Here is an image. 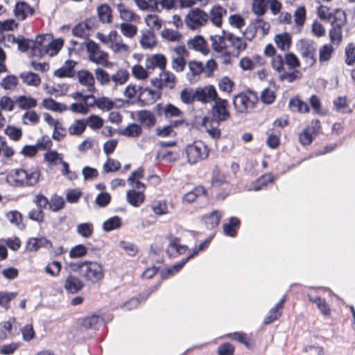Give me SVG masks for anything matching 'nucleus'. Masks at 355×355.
<instances>
[{"mask_svg": "<svg viewBox=\"0 0 355 355\" xmlns=\"http://www.w3.org/2000/svg\"><path fill=\"white\" fill-rule=\"evenodd\" d=\"M137 116L139 121L148 128L155 125L156 123V118L150 111L141 110L138 112Z\"/></svg>", "mask_w": 355, "mask_h": 355, "instance_id": "nucleus-39", "label": "nucleus"}, {"mask_svg": "<svg viewBox=\"0 0 355 355\" xmlns=\"http://www.w3.org/2000/svg\"><path fill=\"white\" fill-rule=\"evenodd\" d=\"M77 233L83 238L87 239L92 236L94 232V226L91 223H82L76 227Z\"/></svg>", "mask_w": 355, "mask_h": 355, "instance_id": "nucleus-57", "label": "nucleus"}, {"mask_svg": "<svg viewBox=\"0 0 355 355\" xmlns=\"http://www.w3.org/2000/svg\"><path fill=\"white\" fill-rule=\"evenodd\" d=\"M78 83L86 87V91L93 94L95 92V79L92 73L87 70H80L77 73Z\"/></svg>", "mask_w": 355, "mask_h": 355, "instance_id": "nucleus-16", "label": "nucleus"}, {"mask_svg": "<svg viewBox=\"0 0 355 355\" xmlns=\"http://www.w3.org/2000/svg\"><path fill=\"white\" fill-rule=\"evenodd\" d=\"M90 99H92L90 104L92 107L96 105L98 109L103 111L112 110L115 105L114 102L112 99L105 96L96 98L93 95V98H90Z\"/></svg>", "mask_w": 355, "mask_h": 355, "instance_id": "nucleus-33", "label": "nucleus"}, {"mask_svg": "<svg viewBox=\"0 0 355 355\" xmlns=\"http://www.w3.org/2000/svg\"><path fill=\"white\" fill-rule=\"evenodd\" d=\"M52 37V35L50 34L45 35H37L35 40H33L34 43V53L33 57L37 58V50H41L44 49L46 44L49 43V41Z\"/></svg>", "mask_w": 355, "mask_h": 355, "instance_id": "nucleus-50", "label": "nucleus"}, {"mask_svg": "<svg viewBox=\"0 0 355 355\" xmlns=\"http://www.w3.org/2000/svg\"><path fill=\"white\" fill-rule=\"evenodd\" d=\"M129 78V73L125 69H119L115 73L111 76V80L114 83V86H121L124 85Z\"/></svg>", "mask_w": 355, "mask_h": 355, "instance_id": "nucleus-42", "label": "nucleus"}, {"mask_svg": "<svg viewBox=\"0 0 355 355\" xmlns=\"http://www.w3.org/2000/svg\"><path fill=\"white\" fill-rule=\"evenodd\" d=\"M274 42L278 49L282 51H287L291 44V37L288 33H279L275 36Z\"/></svg>", "mask_w": 355, "mask_h": 355, "instance_id": "nucleus-35", "label": "nucleus"}, {"mask_svg": "<svg viewBox=\"0 0 355 355\" xmlns=\"http://www.w3.org/2000/svg\"><path fill=\"white\" fill-rule=\"evenodd\" d=\"M180 99L185 104H191L196 101V89L184 88L180 92Z\"/></svg>", "mask_w": 355, "mask_h": 355, "instance_id": "nucleus-61", "label": "nucleus"}, {"mask_svg": "<svg viewBox=\"0 0 355 355\" xmlns=\"http://www.w3.org/2000/svg\"><path fill=\"white\" fill-rule=\"evenodd\" d=\"M118 12L123 22L133 23L140 20V17L137 14L123 5L118 6Z\"/></svg>", "mask_w": 355, "mask_h": 355, "instance_id": "nucleus-24", "label": "nucleus"}, {"mask_svg": "<svg viewBox=\"0 0 355 355\" xmlns=\"http://www.w3.org/2000/svg\"><path fill=\"white\" fill-rule=\"evenodd\" d=\"M206 191L203 187H196L193 190L189 191L182 198L184 203H192L197 198L205 195Z\"/></svg>", "mask_w": 355, "mask_h": 355, "instance_id": "nucleus-40", "label": "nucleus"}, {"mask_svg": "<svg viewBox=\"0 0 355 355\" xmlns=\"http://www.w3.org/2000/svg\"><path fill=\"white\" fill-rule=\"evenodd\" d=\"M207 21V14L198 8L189 10L184 19L186 25L192 30L205 25Z\"/></svg>", "mask_w": 355, "mask_h": 355, "instance_id": "nucleus-9", "label": "nucleus"}, {"mask_svg": "<svg viewBox=\"0 0 355 355\" xmlns=\"http://www.w3.org/2000/svg\"><path fill=\"white\" fill-rule=\"evenodd\" d=\"M222 33L225 34L227 41L231 44L238 53L243 51L246 49L248 44L247 40H249L250 35L247 31L242 33L241 36H237L233 33L227 32L225 30L222 31Z\"/></svg>", "mask_w": 355, "mask_h": 355, "instance_id": "nucleus-12", "label": "nucleus"}, {"mask_svg": "<svg viewBox=\"0 0 355 355\" xmlns=\"http://www.w3.org/2000/svg\"><path fill=\"white\" fill-rule=\"evenodd\" d=\"M221 217L222 213L218 210H214L209 214L204 215L202 217V220L207 228L213 229L219 224Z\"/></svg>", "mask_w": 355, "mask_h": 355, "instance_id": "nucleus-32", "label": "nucleus"}, {"mask_svg": "<svg viewBox=\"0 0 355 355\" xmlns=\"http://www.w3.org/2000/svg\"><path fill=\"white\" fill-rule=\"evenodd\" d=\"M77 62L76 61L68 60L64 62L63 66L54 71L53 75L60 78H71L75 74L74 68Z\"/></svg>", "mask_w": 355, "mask_h": 355, "instance_id": "nucleus-21", "label": "nucleus"}, {"mask_svg": "<svg viewBox=\"0 0 355 355\" xmlns=\"http://www.w3.org/2000/svg\"><path fill=\"white\" fill-rule=\"evenodd\" d=\"M87 122L85 119H78L69 125L68 131L71 135L80 136L85 132Z\"/></svg>", "mask_w": 355, "mask_h": 355, "instance_id": "nucleus-41", "label": "nucleus"}, {"mask_svg": "<svg viewBox=\"0 0 355 355\" xmlns=\"http://www.w3.org/2000/svg\"><path fill=\"white\" fill-rule=\"evenodd\" d=\"M158 98L156 92L151 89H142L140 92V98L145 101L146 104H153Z\"/></svg>", "mask_w": 355, "mask_h": 355, "instance_id": "nucleus-59", "label": "nucleus"}, {"mask_svg": "<svg viewBox=\"0 0 355 355\" xmlns=\"http://www.w3.org/2000/svg\"><path fill=\"white\" fill-rule=\"evenodd\" d=\"M51 246V241L44 237L31 238L26 243V248L29 251H37L40 248H49Z\"/></svg>", "mask_w": 355, "mask_h": 355, "instance_id": "nucleus-30", "label": "nucleus"}, {"mask_svg": "<svg viewBox=\"0 0 355 355\" xmlns=\"http://www.w3.org/2000/svg\"><path fill=\"white\" fill-rule=\"evenodd\" d=\"M334 47L331 44L322 45L319 49L320 62L323 63L329 61L334 53Z\"/></svg>", "mask_w": 355, "mask_h": 355, "instance_id": "nucleus-44", "label": "nucleus"}, {"mask_svg": "<svg viewBox=\"0 0 355 355\" xmlns=\"http://www.w3.org/2000/svg\"><path fill=\"white\" fill-rule=\"evenodd\" d=\"M227 9L224 7L216 4L211 7L208 15V20L216 27L220 28L223 24V18L227 15Z\"/></svg>", "mask_w": 355, "mask_h": 355, "instance_id": "nucleus-17", "label": "nucleus"}, {"mask_svg": "<svg viewBox=\"0 0 355 355\" xmlns=\"http://www.w3.org/2000/svg\"><path fill=\"white\" fill-rule=\"evenodd\" d=\"M44 159L51 165H56L62 162V155L57 151L51 150L44 155Z\"/></svg>", "mask_w": 355, "mask_h": 355, "instance_id": "nucleus-63", "label": "nucleus"}, {"mask_svg": "<svg viewBox=\"0 0 355 355\" xmlns=\"http://www.w3.org/2000/svg\"><path fill=\"white\" fill-rule=\"evenodd\" d=\"M309 301L315 303L320 311L324 316H329L331 315V309L329 304L327 303L325 299L321 297H312L310 295H308Z\"/></svg>", "mask_w": 355, "mask_h": 355, "instance_id": "nucleus-47", "label": "nucleus"}, {"mask_svg": "<svg viewBox=\"0 0 355 355\" xmlns=\"http://www.w3.org/2000/svg\"><path fill=\"white\" fill-rule=\"evenodd\" d=\"M4 133L15 141H19L22 137L21 129L14 125H7L4 130Z\"/></svg>", "mask_w": 355, "mask_h": 355, "instance_id": "nucleus-64", "label": "nucleus"}, {"mask_svg": "<svg viewBox=\"0 0 355 355\" xmlns=\"http://www.w3.org/2000/svg\"><path fill=\"white\" fill-rule=\"evenodd\" d=\"M228 101L226 99L218 98L213 104L211 109L213 122L216 124L227 120L230 114L227 110Z\"/></svg>", "mask_w": 355, "mask_h": 355, "instance_id": "nucleus-8", "label": "nucleus"}, {"mask_svg": "<svg viewBox=\"0 0 355 355\" xmlns=\"http://www.w3.org/2000/svg\"><path fill=\"white\" fill-rule=\"evenodd\" d=\"M87 51L89 53V59L97 64L106 66L108 63V53L102 51L98 44L92 40L86 44Z\"/></svg>", "mask_w": 355, "mask_h": 355, "instance_id": "nucleus-10", "label": "nucleus"}, {"mask_svg": "<svg viewBox=\"0 0 355 355\" xmlns=\"http://www.w3.org/2000/svg\"><path fill=\"white\" fill-rule=\"evenodd\" d=\"M160 78H155L151 79V84L156 88L161 89L164 87L173 89L175 85V76L169 71H162Z\"/></svg>", "mask_w": 355, "mask_h": 355, "instance_id": "nucleus-13", "label": "nucleus"}, {"mask_svg": "<svg viewBox=\"0 0 355 355\" xmlns=\"http://www.w3.org/2000/svg\"><path fill=\"white\" fill-rule=\"evenodd\" d=\"M84 287V283L78 277L69 275L67 277L64 283V288L67 292L75 294L82 290Z\"/></svg>", "mask_w": 355, "mask_h": 355, "instance_id": "nucleus-22", "label": "nucleus"}, {"mask_svg": "<svg viewBox=\"0 0 355 355\" xmlns=\"http://www.w3.org/2000/svg\"><path fill=\"white\" fill-rule=\"evenodd\" d=\"M214 35L210 36V42L212 49L218 53H223L227 51V39L225 34Z\"/></svg>", "mask_w": 355, "mask_h": 355, "instance_id": "nucleus-26", "label": "nucleus"}, {"mask_svg": "<svg viewBox=\"0 0 355 355\" xmlns=\"http://www.w3.org/2000/svg\"><path fill=\"white\" fill-rule=\"evenodd\" d=\"M97 14L99 20L103 24H110L112 21V10L107 3L97 7Z\"/></svg>", "mask_w": 355, "mask_h": 355, "instance_id": "nucleus-31", "label": "nucleus"}, {"mask_svg": "<svg viewBox=\"0 0 355 355\" xmlns=\"http://www.w3.org/2000/svg\"><path fill=\"white\" fill-rule=\"evenodd\" d=\"M261 60L259 56L254 57V60L248 57H244L240 60L239 65L243 70H252L255 67L257 63L259 64H262Z\"/></svg>", "mask_w": 355, "mask_h": 355, "instance_id": "nucleus-53", "label": "nucleus"}, {"mask_svg": "<svg viewBox=\"0 0 355 355\" xmlns=\"http://www.w3.org/2000/svg\"><path fill=\"white\" fill-rule=\"evenodd\" d=\"M15 102L21 110L32 109L37 105V101L35 98L26 95L19 96Z\"/></svg>", "mask_w": 355, "mask_h": 355, "instance_id": "nucleus-37", "label": "nucleus"}, {"mask_svg": "<svg viewBox=\"0 0 355 355\" xmlns=\"http://www.w3.org/2000/svg\"><path fill=\"white\" fill-rule=\"evenodd\" d=\"M14 15L19 20H24L35 12V9L25 1L16 3L14 10Z\"/></svg>", "mask_w": 355, "mask_h": 355, "instance_id": "nucleus-18", "label": "nucleus"}, {"mask_svg": "<svg viewBox=\"0 0 355 355\" xmlns=\"http://www.w3.org/2000/svg\"><path fill=\"white\" fill-rule=\"evenodd\" d=\"M146 26L149 28L148 30L159 31L162 26V20L155 14H148L144 19Z\"/></svg>", "mask_w": 355, "mask_h": 355, "instance_id": "nucleus-43", "label": "nucleus"}, {"mask_svg": "<svg viewBox=\"0 0 355 355\" xmlns=\"http://www.w3.org/2000/svg\"><path fill=\"white\" fill-rule=\"evenodd\" d=\"M41 173L37 166L11 171L6 176L7 182L14 187H33L40 180Z\"/></svg>", "mask_w": 355, "mask_h": 355, "instance_id": "nucleus-1", "label": "nucleus"}, {"mask_svg": "<svg viewBox=\"0 0 355 355\" xmlns=\"http://www.w3.org/2000/svg\"><path fill=\"white\" fill-rule=\"evenodd\" d=\"M219 125L220 123H214L213 120L207 116L204 117L202 121V125L213 139H218L220 137V130L218 128Z\"/></svg>", "mask_w": 355, "mask_h": 355, "instance_id": "nucleus-28", "label": "nucleus"}, {"mask_svg": "<svg viewBox=\"0 0 355 355\" xmlns=\"http://www.w3.org/2000/svg\"><path fill=\"white\" fill-rule=\"evenodd\" d=\"M270 24L263 19L257 18L253 20L247 27L246 31L250 35L249 40H251L256 35V33L260 32L262 35H266L270 30Z\"/></svg>", "mask_w": 355, "mask_h": 355, "instance_id": "nucleus-14", "label": "nucleus"}, {"mask_svg": "<svg viewBox=\"0 0 355 355\" xmlns=\"http://www.w3.org/2000/svg\"><path fill=\"white\" fill-rule=\"evenodd\" d=\"M18 84L17 78L15 76L9 75L3 78L1 83L0 85L5 90H14Z\"/></svg>", "mask_w": 355, "mask_h": 355, "instance_id": "nucleus-62", "label": "nucleus"}, {"mask_svg": "<svg viewBox=\"0 0 355 355\" xmlns=\"http://www.w3.org/2000/svg\"><path fill=\"white\" fill-rule=\"evenodd\" d=\"M187 263V259H182L180 262L169 267L166 269H164L161 271V277L162 279H166L171 276L174 275L177 272H178L180 269L185 265Z\"/></svg>", "mask_w": 355, "mask_h": 355, "instance_id": "nucleus-56", "label": "nucleus"}, {"mask_svg": "<svg viewBox=\"0 0 355 355\" xmlns=\"http://www.w3.org/2000/svg\"><path fill=\"white\" fill-rule=\"evenodd\" d=\"M342 28L340 25H332V28L329 31V37L333 44L338 45L342 41Z\"/></svg>", "mask_w": 355, "mask_h": 355, "instance_id": "nucleus-60", "label": "nucleus"}, {"mask_svg": "<svg viewBox=\"0 0 355 355\" xmlns=\"http://www.w3.org/2000/svg\"><path fill=\"white\" fill-rule=\"evenodd\" d=\"M121 225V218L115 216L108 218L103 223V230L107 232H111L120 228Z\"/></svg>", "mask_w": 355, "mask_h": 355, "instance_id": "nucleus-52", "label": "nucleus"}, {"mask_svg": "<svg viewBox=\"0 0 355 355\" xmlns=\"http://www.w3.org/2000/svg\"><path fill=\"white\" fill-rule=\"evenodd\" d=\"M20 78L25 84L30 86L37 87L41 83L39 76L33 72H23L20 74Z\"/></svg>", "mask_w": 355, "mask_h": 355, "instance_id": "nucleus-51", "label": "nucleus"}, {"mask_svg": "<svg viewBox=\"0 0 355 355\" xmlns=\"http://www.w3.org/2000/svg\"><path fill=\"white\" fill-rule=\"evenodd\" d=\"M251 8L257 17L264 15L267 11V0H252Z\"/></svg>", "mask_w": 355, "mask_h": 355, "instance_id": "nucleus-55", "label": "nucleus"}, {"mask_svg": "<svg viewBox=\"0 0 355 355\" xmlns=\"http://www.w3.org/2000/svg\"><path fill=\"white\" fill-rule=\"evenodd\" d=\"M218 98L217 90L213 85L198 87L196 89V101L202 104L214 103Z\"/></svg>", "mask_w": 355, "mask_h": 355, "instance_id": "nucleus-11", "label": "nucleus"}, {"mask_svg": "<svg viewBox=\"0 0 355 355\" xmlns=\"http://www.w3.org/2000/svg\"><path fill=\"white\" fill-rule=\"evenodd\" d=\"M189 73H187L188 79L190 82H194L196 77L203 73V64L199 61H190L188 63Z\"/></svg>", "mask_w": 355, "mask_h": 355, "instance_id": "nucleus-34", "label": "nucleus"}, {"mask_svg": "<svg viewBox=\"0 0 355 355\" xmlns=\"http://www.w3.org/2000/svg\"><path fill=\"white\" fill-rule=\"evenodd\" d=\"M297 48L302 58L308 67H312L316 62L315 44L313 41L308 39H302L297 43Z\"/></svg>", "mask_w": 355, "mask_h": 355, "instance_id": "nucleus-5", "label": "nucleus"}, {"mask_svg": "<svg viewBox=\"0 0 355 355\" xmlns=\"http://www.w3.org/2000/svg\"><path fill=\"white\" fill-rule=\"evenodd\" d=\"M96 38L103 44L108 46L114 53L130 52V46L124 43L121 36L115 30L110 31L107 35L98 32Z\"/></svg>", "mask_w": 355, "mask_h": 355, "instance_id": "nucleus-2", "label": "nucleus"}, {"mask_svg": "<svg viewBox=\"0 0 355 355\" xmlns=\"http://www.w3.org/2000/svg\"><path fill=\"white\" fill-rule=\"evenodd\" d=\"M293 18L295 28L298 31H300L305 24L306 18V10L304 6H298L295 8L293 12Z\"/></svg>", "mask_w": 355, "mask_h": 355, "instance_id": "nucleus-29", "label": "nucleus"}, {"mask_svg": "<svg viewBox=\"0 0 355 355\" xmlns=\"http://www.w3.org/2000/svg\"><path fill=\"white\" fill-rule=\"evenodd\" d=\"M71 96L74 99H80L81 103H73L68 107V110L77 114H86L89 112L91 102H89L90 98H93V94H85L82 92H76Z\"/></svg>", "mask_w": 355, "mask_h": 355, "instance_id": "nucleus-7", "label": "nucleus"}, {"mask_svg": "<svg viewBox=\"0 0 355 355\" xmlns=\"http://www.w3.org/2000/svg\"><path fill=\"white\" fill-rule=\"evenodd\" d=\"M139 42L144 49H152L157 43L155 34L151 30H142Z\"/></svg>", "mask_w": 355, "mask_h": 355, "instance_id": "nucleus-20", "label": "nucleus"}, {"mask_svg": "<svg viewBox=\"0 0 355 355\" xmlns=\"http://www.w3.org/2000/svg\"><path fill=\"white\" fill-rule=\"evenodd\" d=\"M63 40L60 38L53 40L51 37L44 49L37 50V58H41L45 55H48L51 57L57 55L63 46Z\"/></svg>", "mask_w": 355, "mask_h": 355, "instance_id": "nucleus-15", "label": "nucleus"}, {"mask_svg": "<svg viewBox=\"0 0 355 355\" xmlns=\"http://www.w3.org/2000/svg\"><path fill=\"white\" fill-rule=\"evenodd\" d=\"M142 129L141 125L137 123H130L120 131L121 135L128 137H137L141 135Z\"/></svg>", "mask_w": 355, "mask_h": 355, "instance_id": "nucleus-49", "label": "nucleus"}, {"mask_svg": "<svg viewBox=\"0 0 355 355\" xmlns=\"http://www.w3.org/2000/svg\"><path fill=\"white\" fill-rule=\"evenodd\" d=\"M82 277L89 282L97 283L104 277L103 266L97 261H84L76 265Z\"/></svg>", "mask_w": 355, "mask_h": 355, "instance_id": "nucleus-3", "label": "nucleus"}, {"mask_svg": "<svg viewBox=\"0 0 355 355\" xmlns=\"http://www.w3.org/2000/svg\"><path fill=\"white\" fill-rule=\"evenodd\" d=\"M22 123L26 125H35L40 121V116L34 110L26 112L21 117Z\"/></svg>", "mask_w": 355, "mask_h": 355, "instance_id": "nucleus-58", "label": "nucleus"}, {"mask_svg": "<svg viewBox=\"0 0 355 355\" xmlns=\"http://www.w3.org/2000/svg\"><path fill=\"white\" fill-rule=\"evenodd\" d=\"M6 217L8 221L19 230H22L24 227L22 223V215L18 211H10L6 214Z\"/></svg>", "mask_w": 355, "mask_h": 355, "instance_id": "nucleus-46", "label": "nucleus"}, {"mask_svg": "<svg viewBox=\"0 0 355 355\" xmlns=\"http://www.w3.org/2000/svg\"><path fill=\"white\" fill-rule=\"evenodd\" d=\"M274 178L271 174H266L257 180L256 182L248 189L249 190L259 191L266 187L268 183H272Z\"/></svg>", "mask_w": 355, "mask_h": 355, "instance_id": "nucleus-45", "label": "nucleus"}, {"mask_svg": "<svg viewBox=\"0 0 355 355\" xmlns=\"http://www.w3.org/2000/svg\"><path fill=\"white\" fill-rule=\"evenodd\" d=\"M240 221L236 217L230 218L229 223L223 225V231L229 236L234 237L236 234V228L239 227Z\"/></svg>", "mask_w": 355, "mask_h": 355, "instance_id": "nucleus-54", "label": "nucleus"}, {"mask_svg": "<svg viewBox=\"0 0 355 355\" xmlns=\"http://www.w3.org/2000/svg\"><path fill=\"white\" fill-rule=\"evenodd\" d=\"M289 107L292 111L300 113H307L309 111L307 103L302 101L297 97H293L290 100Z\"/></svg>", "mask_w": 355, "mask_h": 355, "instance_id": "nucleus-48", "label": "nucleus"}, {"mask_svg": "<svg viewBox=\"0 0 355 355\" xmlns=\"http://www.w3.org/2000/svg\"><path fill=\"white\" fill-rule=\"evenodd\" d=\"M126 201L131 206L138 207L145 200V194L144 191H136L135 189H129L126 191Z\"/></svg>", "mask_w": 355, "mask_h": 355, "instance_id": "nucleus-23", "label": "nucleus"}, {"mask_svg": "<svg viewBox=\"0 0 355 355\" xmlns=\"http://www.w3.org/2000/svg\"><path fill=\"white\" fill-rule=\"evenodd\" d=\"M188 46L203 55H207L209 52L207 44L202 36H196L188 42Z\"/></svg>", "mask_w": 355, "mask_h": 355, "instance_id": "nucleus-25", "label": "nucleus"}, {"mask_svg": "<svg viewBox=\"0 0 355 355\" xmlns=\"http://www.w3.org/2000/svg\"><path fill=\"white\" fill-rule=\"evenodd\" d=\"M187 249V245H181L178 238H171L167 249V253L171 257L175 256V254H184Z\"/></svg>", "mask_w": 355, "mask_h": 355, "instance_id": "nucleus-36", "label": "nucleus"}, {"mask_svg": "<svg viewBox=\"0 0 355 355\" xmlns=\"http://www.w3.org/2000/svg\"><path fill=\"white\" fill-rule=\"evenodd\" d=\"M256 101L254 93H240L234 97L233 105L237 112L247 113L253 109Z\"/></svg>", "mask_w": 355, "mask_h": 355, "instance_id": "nucleus-6", "label": "nucleus"}, {"mask_svg": "<svg viewBox=\"0 0 355 355\" xmlns=\"http://www.w3.org/2000/svg\"><path fill=\"white\" fill-rule=\"evenodd\" d=\"M115 27L119 28L123 36L128 39L134 38L138 33L137 26L132 23L122 22L116 24Z\"/></svg>", "mask_w": 355, "mask_h": 355, "instance_id": "nucleus-27", "label": "nucleus"}, {"mask_svg": "<svg viewBox=\"0 0 355 355\" xmlns=\"http://www.w3.org/2000/svg\"><path fill=\"white\" fill-rule=\"evenodd\" d=\"M145 65L148 69L158 68L164 71L166 67V58L162 54L152 55L146 59Z\"/></svg>", "mask_w": 355, "mask_h": 355, "instance_id": "nucleus-19", "label": "nucleus"}, {"mask_svg": "<svg viewBox=\"0 0 355 355\" xmlns=\"http://www.w3.org/2000/svg\"><path fill=\"white\" fill-rule=\"evenodd\" d=\"M187 161L194 164L200 160L205 159L209 155L207 146L200 141H194L186 147Z\"/></svg>", "mask_w": 355, "mask_h": 355, "instance_id": "nucleus-4", "label": "nucleus"}, {"mask_svg": "<svg viewBox=\"0 0 355 355\" xmlns=\"http://www.w3.org/2000/svg\"><path fill=\"white\" fill-rule=\"evenodd\" d=\"M42 105L44 108L58 112H62L68 110V106L65 104L59 103L53 98H44L42 101Z\"/></svg>", "mask_w": 355, "mask_h": 355, "instance_id": "nucleus-38", "label": "nucleus"}]
</instances>
